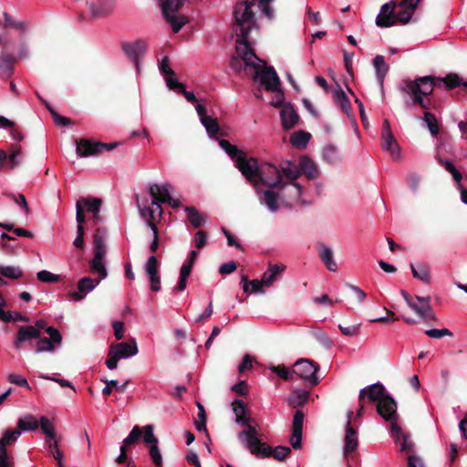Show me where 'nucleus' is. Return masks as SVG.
Here are the masks:
<instances>
[{"instance_id":"obj_1","label":"nucleus","mask_w":467,"mask_h":467,"mask_svg":"<svg viewBox=\"0 0 467 467\" xmlns=\"http://www.w3.org/2000/svg\"><path fill=\"white\" fill-rule=\"evenodd\" d=\"M254 4L255 0L238 3L234 8V16L235 20L234 32L237 36L235 41L236 52L244 62L245 74L250 75V71L254 69L253 78L254 80H257L263 69H261L257 63L252 61V59L256 58L260 62H265L256 57L254 50L248 41V36L253 26L255 25L254 14L252 11V7Z\"/></svg>"},{"instance_id":"obj_2","label":"nucleus","mask_w":467,"mask_h":467,"mask_svg":"<svg viewBox=\"0 0 467 467\" xmlns=\"http://www.w3.org/2000/svg\"><path fill=\"white\" fill-rule=\"evenodd\" d=\"M403 83L404 86L400 87V90L410 97V100L406 101V105L408 107L417 105L422 109H430L437 108L436 102L430 98L435 88L441 87L443 83L447 89H452L463 85L464 82L457 74L451 73L445 78L424 76L413 80L406 79Z\"/></svg>"},{"instance_id":"obj_3","label":"nucleus","mask_w":467,"mask_h":467,"mask_svg":"<svg viewBox=\"0 0 467 467\" xmlns=\"http://www.w3.org/2000/svg\"><path fill=\"white\" fill-rule=\"evenodd\" d=\"M107 230L104 227H98L93 234L94 257L90 261L92 273L99 274V278L93 280L90 277L81 278L77 285L78 291L68 293V297L73 301L82 300L86 295L91 292L102 279L106 278L108 272L104 264L107 254L105 238Z\"/></svg>"},{"instance_id":"obj_4","label":"nucleus","mask_w":467,"mask_h":467,"mask_svg":"<svg viewBox=\"0 0 467 467\" xmlns=\"http://www.w3.org/2000/svg\"><path fill=\"white\" fill-rule=\"evenodd\" d=\"M260 83L265 87V90L275 92L274 99L271 101V105L275 108H283L285 104V94L280 89L281 81L275 70L271 66H266L263 68L260 77H258Z\"/></svg>"},{"instance_id":"obj_5","label":"nucleus","mask_w":467,"mask_h":467,"mask_svg":"<svg viewBox=\"0 0 467 467\" xmlns=\"http://www.w3.org/2000/svg\"><path fill=\"white\" fill-rule=\"evenodd\" d=\"M318 369L317 363L306 358L297 360L293 366L294 375L304 379L311 388L319 383V379L317 376Z\"/></svg>"},{"instance_id":"obj_6","label":"nucleus","mask_w":467,"mask_h":467,"mask_svg":"<svg viewBox=\"0 0 467 467\" xmlns=\"http://www.w3.org/2000/svg\"><path fill=\"white\" fill-rule=\"evenodd\" d=\"M262 183L269 188L283 189L286 183L283 182L280 171L268 162L261 163L258 184Z\"/></svg>"},{"instance_id":"obj_7","label":"nucleus","mask_w":467,"mask_h":467,"mask_svg":"<svg viewBox=\"0 0 467 467\" xmlns=\"http://www.w3.org/2000/svg\"><path fill=\"white\" fill-rule=\"evenodd\" d=\"M260 165L257 159L253 157L247 158L246 154L239 157L235 162L236 168L254 186L258 184Z\"/></svg>"},{"instance_id":"obj_8","label":"nucleus","mask_w":467,"mask_h":467,"mask_svg":"<svg viewBox=\"0 0 467 467\" xmlns=\"http://www.w3.org/2000/svg\"><path fill=\"white\" fill-rule=\"evenodd\" d=\"M252 421L242 423L246 429L238 433L239 440L244 443V447L250 451L251 454L255 455L258 453L260 448L264 445V441L258 439V431L254 426L251 424Z\"/></svg>"},{"instance_id":"obj_9","label":"nucleus","mask_w":467,"mask_h":467,"mask_svg":"<svg viewBox=\"0 0 467 467\" xmlns=\"http://www.w3.org/2000/svg\"><path fill=\"white\" fill-rule=\"evenodd\" d=\"M172 186L170 183H164L159 185L157 183L150 184L149 187V193L151 198H154V203L157 202H167L172 208H178L181 206V202L178 199L171 198L170 191Z\"/></svg>"},{"instance_id":"obj_10","label":"nucleus","mask_w":467,"mask_h":467,"mask_svg":"<svg viewBox=\"0 0 467 467\" xmlns=\"http://www.w3.org/2000/svg\"><path fill=\"white\" fill-rule=\"evenodd\" d=\"M397 3L391 0L380 7L379 14L376 18V25L379 27H389L395 26V9Z\"/></svg>"},{"instance_id":"obj_11","label":"nucleus","mask_w":467,"mask_h":467,"mask_svg":"<svg viewBox=\"0 0 467 467\" xmlns=\"http://www.w3.org/2000/svg\"><path fill=\"white\" fill-rule=\"evenodd\" d=\"M3 45V51L0 56V78L2 79L9 78L14 72V65L16 57L13 54L7 52L9 42L5 41L1 43Z\"/></svg>"},{"instance_id":"obj_12","label":"nucleus","mask_w":467,"mask_h":467,"mask_svg":"<svg viewBox=\"0 0 467 467\" xmlns=\"http://www.w3.org/2000/svg\"><path fill=\"white\" fill-rule=\"evenodd\" d=\"M387 394L384 385L377 382L359 391L358 402H365L368 400L370 402L378 403Z\"/></svg>"},{"instance_id":"obj_13","label":"nucleus","mask_w":467,"mask_h":467,"mask_svg":"<svg viewBox=\"0 0 467 467\" xmlns=\"http://www.w3.org/2000/svg\"><path fill=\"white\" fill-rule=\"evenodd\" d=\"M377 412L385 420L398 418L397 402L389 394H387L377 403Z\"/></svg>"},{"instance_id":"obj_14","label":"nucleus","mask_w":467,"mask_h":467,"mask_svg":"<svg viewBox=\"0 0 467 467\" xmlns=\"http://www.w3.org/2000/svg\"><path fill=\"white\" fill-rule=\"evenodd\" d=\"M145 271L149 276L150 283V289L153 292L161 290V276L159 274V262L156 256L151 255L148 258L145 264Z\"/></svg>"},{"instance_id":"obj_15","label":"nucleus","mask_w":467,"mask_h":467,"mask_svg":"<svg viewBox=\"0 0 467 467\" xmlns=\"http://www.w3.org/2000/svg\"><path fill=\"white\" fill-rule=\"evenodd\" d=\"M265 446H262L254 456L257 458H268L273 457L277 461H284L286 457L291 453V449L287 446H276L275 449L267 444L264 443Z\"/></svg>"},{"instance_id":"obj_16","label":"nucleus","mask_w":467,"mask_h":467,"mask_svg":"<svg viewBox=\"0 0 467 467\" xmlns=\"http://www.w3.org/2000/svg\"><path fill=\"white\" fill-rule=\"evenodd\" d=\"M91 19L108 16L115 6V0H98V4L87 2Z\"/></svg>"},{"instance_id":"obj_17","label":"nucleus","mask_w":467,"mask_h":467,"mask_svg":"<svg viewBox=\"0 0 467 467\" xmlns=\"http://www.w3.org/2000/svg\"><path fill=\"white\" fill-rule=\"evenodd\" d=\"M305 414L302 410H297L294 415L292 425V435L290 442L295 450L301 448L302 431Z\"/></svg>"},{"instance_id":"obj_18","label":"nucleus","mask_w":467,"mask_h":467,"mask_svg":"<svg viewBox=\"0 0 467 467\" xmlns=\"http://www.w3.org/2000/svg\"><path fill=\"white\" fill-rule=\"evenodd\" d=\"M40 337V331L33 326H22L19 327L14 340V347L20 349L25 342Z\"/></svg>"},{"instance_id":"obj_19","label":"nucleus","mask_w":467,"mask_h":467,"mask_svg":"<svg viewBox=\"0 0 467 467\" xmlns=\"http://www.w3.org/2000/svg\"><path fill=\"white\" fill-rule=\"evenodd\" d=\"M147 46L148 45H147L146 41H144L142 39H139L132 43H129V42L122 43L121 48H122L123 52L127 55V57H129L130 59H132L135 62L136 67H138L139 57H140V56L144 54V52L147 49Z\"/></svg>"},{"instance_id":"obj_20","label":"nucleus","mask_w":467,"mask_h":467,"mask_svg":"<svg viewBox=\"0 0 467 467\" xmlns=\"http://www.w3.org/2000/svg\"><path fill=\"white\" fill-rule=\"evenodd\" d=\"M353 416V411L348 412V423L346 427V435H345V446H344V453L348 456L349 453L356 451L358 445L357 431L351 425V419Z\"/></svg>"},{"instance_id":"obj_21","label":"nucleus","mask_w":467,"mask_h":467,"mask_svg":"<svg viewBox=\"0 0 467 467\" xmlns=\"http://www.w3.org/2000/svg\"><path fill=\"white\" fill-rule=\"evenodd\" d=\"M280 117L282 126L286 130L294 128L299 120V116L291 103H286L283 106Z\"/></svg>"},{"instance_id":"obj_22","label":"nucleus","mask_w":467,"mask_h":467,"mask_svg":"<svg viewBox=\"0 0 467 467\" xmlns=\"http://www.w3.org/2000/svg\"><path fill=\"white\" fill-rule=\"evenodd\" d=\"M77 153L80 157L98 155L100 153L99 141H93L88 139L76 140Z\"/></svg>"},{"instance_id":"obj_23","label":"nucleus","mask_w":467,"mask_h":467,"mask_svg":"<svg viewBox=\"0 0 467 467\" xmlns=\"http://www.w3.org/2000/svg\"><path fill=\"white\" fill-rule=\"evenodd\" d=\"M317 250L320 260L326 265V267L332 272L337 271V265L334 260L333 251L330 247L327 246L323 243H319L317 245Z\"/></svg>"},{"instance_id":"obj_24","label":"nucleus","mask_w":467,"mask_h":467,"mask_svg":"<svg viewBox=\"0 0 467 467\" xmlns=\"http://www.w3.org/2000/svg\"><path fill=\"white\" fill-rule=\"evenodd\" d=\"M111 347L118 355H125L121 356V358L132 357L138 353V347L134 339H131L129 342L112 344Z\"/></svg>"},{"instance_id":"obj_25","label":"nucleus","mask_w":467,"mask_h":467,"mask_svg":"<svg viewBox=\"0 0 467 467\" xmlns=\"http://www.w3.org/2000/svg\"><path fill=\"white\" fill-rule=\"evenodd\" d=\"M232 406L236 416L235 420L237 423L242 424L247 423V421H254V420L247 415L249 413L248 407L242 400H235L232 403Z\"/></svg>"},{"instance_id":"obj_26","label":"nucleus","mask_w":467,"mask_h":467,"mask_svg":"<svg viewBox=\"0 0 467 467\" xmlns=\"http://www.w3.org/2000/svg\"><path fill=\"white\" fill-rule=\"evenodd\" d=\"M421 300L425 302L424 306H412V310L415 311L425 322L429 320L437 321L438 318L431 306V298H425Z\"/></svg>"},{"instance_id":"obj_27","label":"nucleus","mask_w":467,"mask_h":467,"mask_svg":"<svg viewBox=\"0 0 467 467\" xmlns=\"http://www.w3.org/2000/svg\"><path fill=\"white\" fill-rule=\"evenodd\" d=\"M382 149L389 152L393 160H399L400 158V146L393 134L382 136Z\"/></svg>"},{"instance_id":"obj_28","label":"nucleus","mask_w":467,"mask_h":467,"mask_svg":"<svg viewBox=\"0 0 467 467\" xmlns=\"http://www.w3.org/2000/svg\"><path fill=\"white\" fill-rule=\"evenodd\" d=\"M166 82H167V86L170 89L175 90L178 93L182 94L185 97V99H187V101H189L191 103L197 102V99H196L195 95L192 92L187 91L185 88V86L182 83L178 82L173 78H167Z\"/></svg>"},{"instance_id":"obj_29","label":"nucleus","mask_w":467,"mask_h":467,"mask_svg":"<svg viewBox=\"0 0 467 467\" xmlns=\"http://www.w3.org/2000/svg\"><path fill=\"white\" fill-rule=\"evenodd\" d=\"M184 211L187 214V219L194 228H199L205 223L207 217L202 214L194 206H186Z\"/></svg>"},{"instance_id":"obj_30","label":"nucleus","mask_w":467,"mask_h":467,"mask_svg":"<svg viewBox=\"0 0 467 467\" xmlns=\"http://www.w3.org/2000/svg\"><path fill=\"white\" fill-rule=\"evenodd\" d=\"M310 396L307 390H294L288 398V403L293 408H298L305 405Z\"/></svg>"},{"instance_id":"obj_31","label":"nucleus","mask_w":467,"mask_h":467,"mask_svg":"<svg viewBox=\"0 0 467 467\" xmlns=\"http://www.w3.org/2000/svg\"><path fill=\"white\" fill-rule=\"evenodd\" d=\"M78 203L81 205L85 209V212L95 213L99 212L100 206L102 204V201L99 198L96 197H81L77 201Z\"/></svg>"},{"instance_id":"obj_32","label":"nucleus","mask_w":467,"mask_h":467,"mask_svg":"<svg viewBox=\"0 0 467 467\" xmlns=\"http://www.w3.org/2000/svg\"><path fill=\"white\" fill-rule=\"evenodd\" d=\"M39 427V422L35 416L27 414L17 421V429L21 431H35Z\"/></svg>"},{"instance_id":"obj_33","label":"nucleus","mask_w":467,"mask_h":467,"mask_svg":"<svg viewBox=\"0 0 467 467\" xmlns=\"http://www.w3.org/2000/svg\"><path fill=\"white\" fill-rule=\"evenodd\" d=\"M310 139L311 134L309 132L297 130L291 134L290 142L293 146L302 149L306 147Z\"/></svg>"},{"instance_id":"obj_34","label":"nucleus","mask_w":467,"mask_h":467,"mask_svg":"<svg viewBox=\"0 0 467 467\" xmlns=\"http://www.w3.org/2000/svg\"><path fill=\"white\" fill-rule=\"evenodd\" d=\"M373 65L376 69V75L380 85H383L384 78L389 70V66L385 63L384 57L377 55L373 59Z\"/></svg>"},{"instance_id":"obj_35","label":"nucleus","mask_w":467,"mask_h":467,"mask_svg":"<svg viewBox=\"0 0 467 467\" xmlns=\"http://www.w3.org/2000/svg\"><path fill=\"white\" fill-rule=\"evenodd\" d=\"M410 269L414 278L422 281L425 284L431 282L430 268L426 265H418L417 267L413 264H410Z\"/></svg>"},{"instance_id":"obj_36","label":"nucleus","mask_w":467,"mask_h":467,"mask_svg":"<svg viewBox=\"0 0 467 467\" xmlns=\"http://www.w3.org/2000/svg\"><path fill=\"white\" fill-rule=\"evenodd\" d=\"M281 171L284 176H285L287 179L291 181L296 180L301 174V171L298 169L297 165L290 161H286L282 163Z\"/></svg>"},{"instance_id":"obj_37","label":"nucleus","mask_w":467,"mask_h":467,"mask_svg":"<svg viewBox=\"0 0 467 467\" xmlns=\"http://www.w3.org/2000/svg\"><path fill=\"white\" fill-rule=\"evenodd\" d=\"M300 171L303 172L308 179H315L317 175V171L313 161L307 157L304 156L300 159Z\"/></svg>"},{"instance_id":"obj_38","label":"nucleus","mask_w":467,"mask_h":467,"mask_svg":"<svg viewBox=\"0 0 467 467\" xmlns=\"http://www.w3.org/2000/svg\"><path fill=\"white\" fill-rule=\"evenodd\" d=\"M184 0H161V7L163 16L173 14L183 5Z\"/></svg>"},{"instance_id":"obj_39","label":"nucleus","mask_w":467,"mask_h":467,"mask_svg":"<svg viewBox=\"0 0 467 467\" xmlns=\"http://www.w3.org/2000/svg\"><path fill=\"white\" fill-rule=\"evenodd\" d=\"M36 95L38 97V99L45 104L47 109H48L49 113L52 116V119L54 122L58 126H67L71 123V119L67 117H63L59 115L45 99H43L39 94L36 92Z\"/></svg>"},{"instance_id":"obj_40","label":"nucleus","mask_w":467,"mask_h":467,"mask_svg":"<svg viewBox=\"0 0 467 467\" xmlns=\"http://www.w3.org/2000/svg\"><path fill=\"white\" fill-rule=\"evenodd\" d=\"M219 145L235 162L239 157L245 154L244 150H239L235 145L231 144L226 140H220Z\"/></svg>"},{"instance_id":"obj_41","label":"nucleus","mask_w":467,"mask_h":467,"mask_svg":"<svg viewBox=\"0 0 467 467\" xmlns=\"http://www.w3.org/2000/svg\"><path fill=\"white\" fill-rule=\"evenodd\" d=\"M323 157L329 163H335L341 160L339 150L333 144H327L323 150Z\"/></svg>"},{"instance_id":"obj_42","label":"nucleus","mask_w":467,"mask_h":467,"mask_svg":"<svg viewBox=\"0 0 467 467\" xmlns=\"http://www.w3.org/2000/svg\"><path fill=\"white\" fill-rule=\"evenodd\" d=\"M424 117L423 120L426 122L428 129L431 132V134L434 137H436L440 133V127L437 120V118L434 114L428 111L429 109H424Z\"/></svg>"},{"instance_id":"obj_43","label":"nucleus","mask_w":467,"mask_h":467,"mask_svg":"<svg viewBox=\"0 0 467 467\" xmlns=\"http://www.w3.org/2000/svg\"><path fill=\"white\" fill-rule=\"evenodd\" d=\"M38 422L41 426L42 431L46 434L47 441H54L57 434L50 420L46 416H42Z\"/></svg>"},{"instance_id":"obj_44","label":"nucleus","mask_w":467,"mask_h":467,"mask_svg":"<svg viewBox=\"0 0 467 467\" xmlns=\"http://www.w3.org/2000/svg\"><path fill=\"white\" fill-rule=\"evenodd\" d=\"M202 124L205 127L206 131L210 137H214L218 134L223 136V133H220L219 124L216 119L212 117H204V119H202Z\"/></svg>"},{"instance_id":"obj_45","label":"nucleus","mask_w":467,"mask_h":467,"mask_svg":"<svg viewBox=\"0 0 467 467\" xmlns=\"http://www.w3.org/2000/svg\"><path fill=\"white\" fill-rule=\"evenodd\" d=\"M21 155L22 147L19 144H12L9 148V155H7L11 169H15L20 165V161L17 160V157Z\"/></svg>"},{"instance_id":"obj_46","label":"nucleus","mask_w":467,"mask_h":467,"mask_svg":"<svg viewBox=\"0 0 467 467\" xmlns=\"http://www.w3.org/2000/svg\"><path fill=\"white\" fill-rule=\"evenodd\" d=\"M264 202L270 211H277L279 208L278 194L272 190H266L264 192Z\"/></svg>"},{"instance_id":"obj_47","label":"nucleus","mask_w":467,"mask_h":467,"mask_svg":"<svg viewBox=\"0 0 467 467\" xmlns=\"http://www.w3.org/2000/svg\"><path fill=\"white\" fill-rule=\"evenodd\" d=\"M21 432L17 430H7L0 439V450L6 449V446L17 440Z\"/></svg>"},{"instance_id":"obj_48","label":"nucleus","mask_w":467,"mask_h":467,"mask_svg":"<svg viewBox=\"0 0 467 467\" xmlns=\"http://www.w3.org/2000/svg\"><path fill=\"white\" fill-rule=\"evenodd\" d=\"M241 282L243 283V289L245 293H248L250 291L249 285H252V292H254V293L262 292L263 285H265L262 279L261 280L254 279L251 282H248L246 275H242Z\"/></svg>"},{"instance_id":"obj_49","label":"nucleus","mask_w":467,"mask_h":467,"mask_svg":"<svg viewBox=\"0 0 467 467\" xmlns=\"http://www.w3.org/2000/svg\"><path fill=\"white\" fill-rule=\"evenodd\" d=\"M335 98H336L337 101L338 102V104L340 105L341 109L345 113H348L349 110L351 109V104H350V101H349L348 98L347 97L346 93L344 92V90L341 88H338L335 91Z\"/></svg>"},{"instance_id":"obj_50","label":"nucleus","mask_w":467,"mask_h":467,"mask_svg":"<svg viewBox=\"0 0 467 467\" xmlns=\"http://www.w3.org/2000/svg\"><path fill=\"white\" fill-rule=\"evenodd\" d=\"M401 9L396 14L395 13V25L400 22L402 25H407L412 16V12H414L416 9L411 10L409 6H401Z\"/></svg>"},{"instance_id":"obj_51","label":"nucleus","mask_w":467,"mask_h":467,"mask_svg":"<svg viewBox=\"0 0 467 467\" xmlns=\"http://www.w3.org/2000/svg\"><path fill=\"white\" fill-rule=\"evenodd\" d=\"M106 383V387L102 389V394L104 396H109L112 392V389H116L117 391H124L126 387L129 385L130 380H126L122 385H119L118 381L115 379L111 380H103Z\"/></svg>"},{"instance_id":"obj_52","label":"nucleus","mask_w":467,"mask_h":467,"mask_svg":"<svg viewBox=\"0 0 467 467\" xmlns=\"http://www.w3.org/2000/svg\"><path fill=\"white\" fill-rule=\"evenodd\" d=\"M437 161L441 166H443L445 168V170L447 171H449L452 175L453 179L457 182H460L462 181V173L455 168V166L453 165V163L451 161L442 160L439 157L437 158Z\"/></svg>"},{"instance_id":"obj_53","label":"nucleus","mask_w":467,"mask_h":467,"mask_svg":"<svg viewBox=\"0 0 467 467\" xmlns=\"http://www.w3.org/2000/svg\"><path fill=\"white\" fill-rule=\"evenodd\" d=\"M142 435V430L140 426L136 425L132 428L131 431L129 435L124 439L125 445H134L140 441V439Z\"/></svg>"},{"instance_id":"obj_54","label":"nucleus","mask_w":467,"mask_h":467,"mask_svg":"<svg viewBox=\"0 0 467 467\" xmlns=\"http://www.w3.org/2000/svg\"><path fill=\"white\" fill-rule=\"evenodd\" d=\"M270 369L284 380H292L294 377L293 371L290 372L284 365L272 366Z\"/></svg>"},{"instance_id":"obj_55","label":"nucleus","mask_w":467,"mask_h":467,"mask_svg":"<svg viewBox=\"0 0 467 467\" xmlns=\"http://www.w3.org/2000/svg\"><path fill=\"white\" fill-rule=\"evenodd\" d=\"M164 17L171 23L172 31L174 33H178L182 29V27L187 23V19L184 16L178 18L172 16V14H168L167 16H164Z\"/></svg>"},{"instance_id":"obj_56","label":"nucleus","mask_w":467,"mask_h":467,"mask_svg":"<svg viewBox=\"0 0 467 467\" xmlns=\"http://www.w3.org/2000/svg\"><path fill=\"white\" fill-rule=\"evenodd\" d=\"M0 274L10 279H17L23 275L22 271L14 266H0Z\"/></svg>"},{"instance_id":"obj_57","label":"nucleus","mask_w":467,"mask_h":467,"mask_svg":"<svg viewBox=\"0 0 467 467\" xmlns=\"http://www.w3.org/2000/svg\"><path fill=\"white\" fill-rule=\"evenodd\" d=\"M36 345V352L40 353L44 351H53L55 349V344L47 337H39Z\"/></svg>"},{"instance_id":"obj_58","label":"nucleus","mask_w":467,"mask_h":467,"mask_svg":"<svg viewBox=\"0 0 467 467\" xmlns=\"http://www.w3.org/2000/svg\"><path fill=\"white\" fill-rule=\"evenodd\" d=\"M5 195L14 201L16 204H18L21 208H23L24 212L28 214L30 213V209L27 205L26 199L24 194L19 193L17 195L14 193H5Z\"/></svg>"},{"instance_id":"obj_59","label":"nucleus","mask_w":467,"mask_h":467,"mask_svg":"<svg viewBox=\"0 0 467 467\" xmlns=\"http://www.w3.org/2000/svg\"><path fill=\"white\" fill-rule=\"evenodd\" d=\"M143 440L146 444L153 445L158 444V439L155 437L153 433V426L152 425H146L143 427Z\"/></svg>"},{"instance_id":"obj_60","label":"nucleus","mask_w":467,"mask_h":467,"mask_svg":"<svg viewBox=\"0 0 467 467\" xmlns=\"http://www.w3.org/2000/svg\"><path fill=\"white\" fill-rule=\"evenodd\" d=\"M149 452L155 466L162 467V456L158 447V444L150 445Z\"/></svg>"},{"instance_id":"obj_61","label":"nucleus","mask_w":467,"mask_h":467,"mask_svg":"<svg viewBox=\"0 0 467 467\" xmlns=\"http://www.w3.org/2000/svg\"><path fill=\"white\" fill-rule=\"evenodd\" d=\"M37 279L44 283H56L60 280V275H54L47 270H42L36 275Z\"/></svg>"},{"instance_id":"obj_62","label":"nucleus","mask_w":467,"mask_h":467,"mask_svg":"<svg viewBox=\"0 0 467 467\" xmlns=\"http://www.w3.org/2000/svg\"><path fill=\"white\" fill-rule=\"evenodd\" d=\"M121 356L122 355H118V353L114 349H112V347L110 346L109 350V355H108L109 358L106 361V365H107L108 368H109V369L116 368L118 366L119 360L121 358Z\"/></svg>"},{"instance_id":"obj_63","label":"nucleus","mask_w":467,"mask_h":467,"mask_svg":"<svg viewBox=\"0 0 467 467\" xmlns=\"http://www.w3.org/2000/svg\"><path fill=\"white\" fill-rule=\"evenodd\" d=\"M7 379L12 384L17 385L22 388H26L27 389H31L26 379L23 376L16 374H9Z\"/></svg>"},{"instance_id":"obj_64","label":"nucleus","mask_w":467,"mask_h":467,"mask_svg":"<svg viewBox=\"0 0 467 467\" xmlns=\"http://www.w3.org/2000/svg\"><path fill=\"white\" fill-rule=\"evenodd\" d=\"M397 443H400V451L405 452H412L414 449V444L410 441L409 434H403L400 436V441Z\"/></svg>"}]
</instances>
